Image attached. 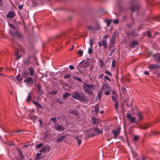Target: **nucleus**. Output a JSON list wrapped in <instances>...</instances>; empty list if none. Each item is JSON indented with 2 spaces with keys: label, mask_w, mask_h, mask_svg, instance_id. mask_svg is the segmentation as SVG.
<instances>
[{
  "label": "nucleus",
  "mask_w": 160,
  "mask_h": 160,
  "mask_svg": "<svg viewBox=\"0 0 160 160\" xmlns=\"http://www.w3.org/2000/svg\"><path fill=\"white\" fill-rule=\"evenodd\" d=\"M159 68V67L158 66L156 65V64H152L150 65L148 67V68L149 69H155L156 68Z\"/></svg>",
  "instance_id": "nucleus-22"
},
{
  "label": "nucleus",
  "mask_w": 160,
  "mask_h": 160,
  "mask_svg": "<svg viewBox=\"0 0 160 160\" xmlns=\"http://www.w3.org/2000/svg\"><path fill=\"white\" fill-rule=\"evenodd\" d=\"M73 78L74 79H76L77 80H78V81H79V82H82V79L81 78H79L77 77L76 76H74L73 77Z\"/></svg>",
  "instance_id": "nucleus-35"
},
{
  "label": "nucleus",
  "mask_w": 160,
  "mask_h": 160,
  "mask_svg": "<svg viewBox=\"0 0 160 160\" xmlns=\"http://www.w3.org/2000/svg\"><path fill=\"white\" fill-rule=\"evenodd\" d=\"M87 28L89 30H95V28L91 25H88L87 26Z\"/></svg>",
  "instance_id": "nucleus-30"
},
{
  "label": "nucleus",
  "mask_w": 160,
  "mask_h": 160,
  "mask_svg": "<svg viewBox=\"0 0 160 160\" xmlns=\"http://www.w3.org/2000/svg\"><path fill=\"white\" fill-rule=\"evenodd\" d=\"M9 32L11 34V35L13 37H14L15 35H17V36L19 38H21L22 37L21 34L18 32H17L14 33L12 32L11 31H10Z\"/></svg>",
  "instance_id": "nucleus-8"
},
{
  "label": "nucleus",
  "mask_w": 160,
  "mask_h": 160,
  "mask_svg": "<svg viewBox=\"0 0 160 160\" xmlns=\"http://www.w3.org/2000/svg\"><path fill=\"white\" fill-rule=\"evenodd\" d=\"M36 86L37 88V91L39 94L42 95L43 93V91L41 89L40 83H38L37 84Z\"/></svg>",
  "instance_id": "nucleus-9"
},
{
  "label": "nucleus",
  "mask_w": 160,
  "mask_h": 160,
  "mask_svg": "<svg viewBox=\"0 0 160 160\" xmlns=\"http://www.w3.org/2000/svg\"><path fill=\"white\" fill-rule=\"evenodd\" d=\"M104 86L105 87L107 88H108V89H109V88H111L110 86L107 84H106Z\"/></svg>",
  "instance_id": "nucleus-61"
},
{
  "label": "nucleus",
  "mask_w": 160,
  "mask_h": 160,
  "mask_svg": "<svg viewBox=\"0 0 160 160\" xmlns=\"http://www.w3.org/2000/svg\"><path fill=\"white\" fill-rule=\"evenodd\" d=\"M28 70L29 71V74L31 76H33L34 73H35V71L34 70V68L32 66H30L29 68H28Z\"/></svg>",
  "instance_id": "nucleus-11"
},
{
  "label": "nucleus",
  "mask_w": 160,
  "mask_h": 160,
  "mask_svg": "<svg viewBox=\"0 0 160 160\" xmlns=\"http://www.w3.org/2000/svg\"><path fill=\"white\" fill-rule=\"evenodd\" d=\"M147 33L148 36V37L150 38L151 37V33L149 31H147Z\"/></svg>",
  "instance_id": "nucleus-56"
},
{
  "label": "nucleus",
  "mask_w": 160,
  "mask_h": 160,
  "mask_svg": "<svg viewBox=\"0 0 160 160\" xmlns=\"http://www.w3.org/2000/svg\"><path fill=\"white\" fill-rule=\"evenodd\" d=\"M100 28L101 27L100 25L98 24H97L96 27L95 28V30H99L100 29Z\"/></svg>",
  "instance_id": "nucleus-40"
},
{
  "label": "nucleus",
  "mask_w": 160,
  "mask_h": 160,
  "mask_svg": "<svg viewBox=\"0 0 160 160\" xmlns=\"http://www.w3.org/2000/svg\"><path fill=\"white\" fill-rule=\"evenodd\" d=\"M137 44V42H135L134 40H133L131 42V45L130 46L131 47H134L135 45H136Z\"/></svg>",
  "instance_id": "nucleus-27"
},
{
  "label": "nucleus",
  "mask_w": 160,
  "mask_h": 160,
  "mask_svg": "<svg viewBox=\"0 0 160 160\" xmlns=\"http://www.w3.org/2000/svg\"><path fill=\"white\" fill-rule=\"evenodd\" d=\"M70 93L68 92L64 93L63 96V97L64 98H66L69 97L70 95Z\"/></svg>",
  "instance_id": "nucleus-29"
},
{
  "label": "nucleus",
  "mask_w": 160,
  "mask_h": 160,
  "mask_svg": "<svg viewBox=\"0 0 160 160\" xmlns=\"http://www.w3.org/2000/svg\"><path fill=\"white\" fill-rule=\"evenodd\" d=\"M116 31H115L114 32V34L113 35V36L112 38V40H114L115 39V38L116 37Z\"/></svg>",
  "instance_id": "nucleus-43"
},
{
  "label": "nucleus",
  "mask_w": 160,
  "mask_h": 160,
  "mask_svg": "<svg viewBox=\"0 0 160 160\" xmlns=\"http://www.w3.org/2000/svg\"><path fill=\"white\" fill-rule=\"evenodd\" d=\"M110 93V91L108 90L105 92V94L106 95H109Z\"/></svg>",
  "instance_id": "nucleus-55"
},
{
  "label": "nucleus",
  "mask_w": 160,
  "mask_h": 160,
  "mask_svg": "<svg viewBox=\"0 0 160 160\" xmlns=\"http://www.w3.org/2000/svg\"><path fill=\"white\" fill-rule=\"evenodd\" d=\"M16 78L17 80L19 81L22 80L23 78L22 77H21L20 75H18L16 77Z\"/></svg>",
  "instance_id": "nucleus-34"
},
{
  "label": "nucleus",
  "mask_w": 160,
  "mask_h": 160,
  "mask_svg": "<svg viewBox=\"0 0 160 160\" xmlns=\"http://www.w3.org/2000/svg\"><path fill=\"white\" fill-rule=\"evenodd\" d=\"M140 7V6L139 5H138L134 6H131L130 7V8L132 12H134L135 10L139 9Z\"/></svg>",
  "instance_id": "nucleus-14"
},
{
  "label": "nucleus",
  "mask_w": 160,
  "mask_h": 160,
  "mask_svg": "<svg viewBox=\"0 0 160 160\" xmlns=\"http://www.w3.org/2000/svg\"><path fill=\"white\" fill-rule=\"evenodd\" d=\"M121 128L120 127H119L116 130H113L112 132L114 135V138H116L117 136L118 135L120 131Z\"/></svg>",
  "instance_id": "nucleus-5"
},
{
  "label": "nucleus",
  "mask_w": 160,
  "mask_h": 160,
  "mask_svg": "<svg viewBox=\"0 0 160 160\" xmlns=\"http://www.w3.org/2000/svg\"><path fill=\"white\" fill-rule=\"evenodd\" d=\"M66 136H63L59 138L57 140L58 142H62L65 138Z\"/></svg>",
  "instance_id": "nucleus-23"
},
{
  "label": "nucleus",
  "mask_w": 160,
  "mask_h": 160,
  "mask_svg": "<svg viewBox=\"0 0 160 160\" xmlns=\"http://www.w3.org/2000/svg\"><path fill=\"white\" fill-rule=\"evenodd\" d=\"M32 92H30L27 98V102H29L31 100V98L32 96Z\"/></svg>",
  "instance_id": "nucleus-21"
},
{
  "label": "nucleus",
  "mask_w": 160,
  "mask_h": 160,
  "mask_svg": "<svg viewBox=\"0 0 160 160\" xmlns=\"http://www.w3.org/2000/svg\"><path fill=\"white\" fill-rule=\"evenodd\" d=\"M50 150V148L49 146L48 145H46L42 147V149L40 150V152H48Z\"/></svg>",
  "instance_id": "nucleus-6"
},
{
  "label": "nucleus",
  "mask_w": 160,
  "mask_h": 160,
  "mask_svg": "<svg viewBox=\"0 0 160 160\" xmlns=\"http://www.w3.org/2000/svg\"><path fill=\"white\" fill-rule=\"evenodd\" d=\"M55 128L58 130L60 131H63L64 129V128L63 125H59L58 124H57L55 125Z\"/></svg>",
  "instance_id": "nucleus-17"
},
{
  "label": "nucleus",
  "mask_w": 160,
  "mask_h": 160,
  "mask_svg": "<svg viewBox=\"0 0 160 160\" xmlns=\"http://www.w3.org/2000/svg\"><path fill=\"white\" fill-rule=\"evenodd\" d=\"M83 53V51L79 49L78 51V53L79 55L80 56H82Z\"/></svg>",
  "instance_id": "nucleus-36"
},
{
  "label": "nucleus",
  "mask_w": 160,
  "mask_h": 160,
  "mask_svg": "<svg viewBox=\"0 0 160 160\" xmlns=\"http://www.w3.org/2000/svg\"><path fill=\"white\" fill-rule=\"evenodd\" d=\"M85 85H82L83 88V90L85 92L88 94L92 95L93 94V92L92 91V89L93 85H89L85 83H84Z\"/></svg>",
  "instance_id": "nucleus-2"
},
{
  "label": "nucleus",
  "mask_w": 160,
  "mask_h": 160,
  "mask_svg": "<svg viewBox=\"0 0 160 160\" xmlns=\"http://www.w3.org/2000/svg\"><path fill=\"white\" fill-rule=\"evenodd\" d=\"M72 97L80 102H86L88 100L87 97L82 92L79 93L77 91L75 92L72 95Z\"/></svg>",
  "instance_id": "nucleus-1"
},
{
  "label": "nucleus",
  "mask_w": 160,
  "mask_h": 160,
  "mask_svg": "<svg viewBox=\"0 0 160 160\" xmlns=\"http://www.w3.org/2000/svg\"><path fill=\"white\" fill-rule=\"evenodd\" d=\"M136 115L139 118V120H142L143 119L142 115L141 113L140 112H138L137 114Z\"/></svg>",
  "instance_id": "nucleus-26"
},
{
  "label": "nucleus",
  "mask_w": 160,
  "mask_h": 160,
  "mask_svg": "<svg viewBox=\"0 0 160 160\" xmlns=\"http://www.w3.org/2000/svg\"><path fill=\"white\" fill-rule=\"evenodd\" d=\"M32 5L33 6H36L37 5V3L36 1L35 0L32 1Z\"/></svg>",
  "instance_id": "nucleus-41"
},
{
  "label": "nucleus",
  "mask_w": 160,
  "mask_h": 160,
  "mask_svg": "<svg viewBox=\"0 0 160 160\" xmlns=\"http://www.w3.org/2000/svg\"><path fill=\"white\" fill-rule=\"evenodd\" d=\"M122 91L124 94L126 93L127 92V90L124 87H123L122 88Z\"/></svg>",
  "instance_id": "nucleus-37"
},
{
  "label": "nucleus",
  "mask_w": 160,
  "mask_h": 160,
  "mask_svg": "<svg viewBox=\"0 0 160 160\" xmlns=\"http://www.w3.org/2000/svg\"><path fill=\"white\" fill-rule=\"evenodd\" d=\"M43 145V144L42 143H39L37 145V148H40L41 147H42V146Z\"/></svg>",
  "instance_id": "nucleus-45"
},
{
  "label": "nucleus",
  "mask_w": 160,
  "mask_h": 160,
  "mask_svg": "<svg viewBox=\"0 0 160 160\" xmlns=\"http://www.w3.org/2000/svg\"><path fill=\"white\" fill-rule=\"evenodd\" d=\"M19 155H20V157H24L23 155H22V151H21V150L19 152Z\"/></svg>",
  "instance_id": "nucleus-59"
},
{
  "label": "nucleus",
  "mask_w": 160,
  "mask_h": 160,
  "mask_svg": "<svg viewBox=\"0 0 160 160\" xmlns=\"http://www.w3.org/2000/svg\"><path fill=\"white\" fill-rule=\"evenodd\" d=\"M8 24L9 26L11 28L14 29L16 28L12 24H11L9 23Z\"/></svg>",
  "instance_id": "nucleus-57"
},
{
  "label": "nucleus",
  "mask_w": 160,
  "mask_h": 160,
  "mask_svg": "<svg viewBox=\"0 0 160 160\" xmlns=\"http://www.w3.org/2000/svg\"><path fill=\"white\" fill-rule=\"evenodd\" d=\"M70 113L73 115H75L76 116H78V113L77 111L75 110H72L70 112Z\"/></svg>",
  "instance_id": "nucleus-31"
},
{
  "label": "nucleus",
  "mask_w": 160,
  "mask_h": 160,
  "mask_svg": "<svg viewBox=\"0 0 160 160\" xmlns=\"http://www.w3.org/2000/svg\"><path fill=\"white\" fill-rule=\"evenodd\" d=\"M57 102L60 104H62L63 103V102L61 99H58L57 100Z\"/></svg>",
  "instance_id": "nucleus-39"
},
{
  "label": "nucleus",
  "mask_w": 160,
  "mask_h": 160,
  "mask_svg": "<svg viewBox=\"0 0 160 160\" xmlns=\"http://www.w3.org/2000/svg\"><path fill=\"white\" fill-rule=\"evenodd\" d=\"M102 90L99 91L98 93V97L99 98V99H101V96L102 95Z\"/></svg>",
  "instance_id": "nucleus-33"
},
{
  "label": "nucleus",
  "mask_w": 160,
  "mask_h": 160,
  "mask_svg": "<svg viewBox=\"0 0 160 160\" xmlns=\"http://www.w3.org/2000/svg\"><path fill=\"white\" fill-rule=\"evenodd\" d=\"M23 7V5H19L18 7V8L20 9H22Z\"/></svg>",
  "instance_id": "nucleus-60"
},
{
  "label": "nucleus",
  "mask_w": 160,
  "mask_h": 160,
  "mask_svg": "<svg viewBox=\"0 0 160 160\" xmlns=\"http://www.w3.org/2000/svg\"><path fill=\"white\" fill-rule=\"evenodd\" d=\"M115 107L116 110H118V103L117 102H115Z\"/></svg>",
  "instance_id": "nucleus-52"
},
{
  "label": "nucleus",
  "mask_w": 160,
  "mask_h": 160,
  "mask_svg": "<svg viewBox=\"0 0 160 160\" xmlns=\"http://www.w3.org/2000/svg\"><path fill=\"white\" fill-rule=\"evenodd\" d=\"M155 59L160 63V53H157L153 55Z\"/></svg>",
  "instance_id": "nucleus-10"
},
{
  "label": "nucleus",
  "mask_w": 160,
  "mask_h": 160,
  "mask_svg": "<svg viewBox=\"0 0 160 160\" xmlns=\"http://www.w3.org/2000/svg\"><path fill=\"white\" fill-rule=\"evenodd\" d=\"M69 68L71 70H73L74 69V67L72 65H70L69 66Z\"/></svg>",
  "instance_id": "nucleus-62"
},
{
  "label": "nucleus",
  "mask_w": 160,
  "mask_h": 160,
  "mask_svg": "<svg viewBox=\"0 0 160 160\" xmlns=\"http://www.w3.org/2000/svg\"><path fill=\"white\" fill-rule=\"evenodd\" d=\"M24 82L30 85L33 83V80L32 78L29 77L26 78V79L24 80Z\"/></svg>",
  "instance_id": "nucleus-4"
},
{
  "label": "nucleus",
  "mask_w": 160,
  "mask_h": 160,
  "mask_svg": "<svg viewBox=\"0 0 160 160\" xmlns=\"http://www.w3.org/2000/svg\"><path fill=\"white\" fill-rule=\"evenodd\" d=\"M104 78L106 79H107V80H108V81H109V82H111V81L110 80V79H109V77L107 76H105L104 77Z\"/></svg>",
  "instance_id": "nucleus-58"
},
{
  "label": "nucleus",
  "mask_w": 160,
  "mask_h": 160,
  "mask_svg": "<svg viewBox=\"0 0 160 160\" xmlns=\"http://www.w3.org/2000/svg\"><path fill=\"white\" fill-rule=\"evenodd\" d=\"M71 75L70 74H68L65 75L64 77V78L65 79H66L67 78H69L70 77Z\"/></svg>",
  "instance_id": "nucleus-48"
},
{
  "label": "nucleus",
  "mask_w": 160,
  "mask_h": 160,
  "mask_svg": "<svg viewBox=\"0 0 160 160\" xmlns=\"http://www.w3.org/2000/svg\"><path fill=\"white\" fill-rule=\"evenodd\" d=\"M62 34H58L56 36V38H57V39H59V38H60L61 37H62Z\"/></svg>",
  "instance_id": "nucleus-51"
},
{
  "label": "nucleus",
  "mask_w": 160,
  "mask_h": 160,
  "mask_svg": "<svg viewBox=\"0 0 160 160\" xmlns=\"http://www.w3.org/2000/svg\"><path fill=\"white\" fill-rule=\"evenodd\" d=\"M33 103L35 104L36 106L39 107V108H42V106L39 104L38 103V102H36L34 101H32Z\"/></svg>",
  "instance_id": "nucleus-28"
},
{
  "label": "nucleus",
  "mask_w": 160,
  "mask_h": 160,
  "mask_svg": "<svg viewBox=\"0 0 160 160\" xmlns=\"http://www.w3.org/2000/svg\"><path fill=\"white\" fill-rule=\"evenodd\" d=\"M29 117L30 119L34 120L33 122H34L35 119L36 118V117L35 115H29Z\"/></svg>",
  "instance_id": "nucleus-32"
},
{
  "label": "nucleus",
  "mask_w": 160,
  "mask_h": 160,
  "mask_svg": "<svg viewBox=\"0 0 160 160\" xmlns=\"http://www.w3.org/2000/svg\"><path fill=\"white\" fill-rule=\"evenodd\" d=\"M50 121H53L55 123L56 122V118H52L50 119Z\"/></svg>",
  "instance_id": "nucleus-53"
},
{
  "label": "nucleus",
  "mask_w": 160,
  "mask_h": 160,
  "mask_svg": "<svg viewBox=\"0 0 160 160\" xmlns=\"http://www.w3.org/2000/svg\"><path fill=\"white\" fill-rule=\"evenodd\" d=\"M139 138V137L138 136H136L134 137L133 139L135 141H137Z\"/></svg>",
  "instance_id": "nucleus-47"
},
{
  "label": "nucleus",
  "mask_w": 160,
  "mask_h": 160,
  "mask_svg": "<svg viewBox=\"0 0 160 160\" xmlns=\"http://www.w3.org/2000/svg\"><path fill=\"white\" fill-rule=\"evenodd\" d=\"M151 126V124L150 123H145L142 126L140 127V128L142 129H146Z\"/></svg>",
  "instance_id": "nucleus-12"
},
{
  "label": "nucleus",
  "mask_w": 160,
  "mask_h": 160,
  "mask_svg": "<svg viewBox=\"0 0 160 160\" xmlns=\"http://www.w3.org/2000/svg\"><path fill=\"white\" fill-rule=\"evenodd\" d=\"M30 57L28 56L27 59L26 60L24 61L23 62L25 65L27 66H28L30 63Z\"/></svg>",
  "instance_id": "nucleus-20"
},
{
  "label": "nucleus",
  "mask_w": 160,
  "mask_h": 160,
  "mask_svg": "<svg viewBox=\"0 0 160 160\" xmlns=\"http://www.w3.org/2000/svg\"><path fill=\"white\" fill-rule=\"evenodd\" d=\"M75 138L77 140L78 144V146H79L81 144L82 142V138L81 136L79 135L77 136Z\"/></svg>",
  "instance_id": "nucleus-16"
},
{
  "label": "nucleus",
  "mask_w": 160,
  "mask_h": 160,
  "mask_svg": "<svg viewBox=\"0 0 160 160\" xmlns=\"http://www.w3.org/2000/svg\"><path fill=\"white\" fill-rule=\"evenodd\" d=\"M116 61L115 60H113L112 62V65L113 68H114L115 67Z\"/></svg>",
  "instance_id": "nucleus-42"
},
{
  "label": "nucleus",
  "mask_w": 160,
  "mask_h": 160,
  "mask_svg": "<svg viewBox=\"0 0 160 160\" xmlns=\"http://www.w3.org/2000/svg\"><path fill=\"white\" fill-rule=\"evenodd\" d=\"M105 73L108 74V75H109L110 76H112V74H111V73L108 71H106L105 72Z\"/></svg>",
  "instance_id": "nucleus-54"
},
{
  "label": "nucleus",
  "mask_w": 160,
  "mask_h": 160,
  "mask_svg": "<svg viewBox=\"0 0 160 160\" xmlns=\"http://www.w3.org/2000/svg\"><path fill=\"white\" fill-rule=\"evenodd\" d=\"M48 133L47 132H45V133L44 134V137H43V138H46L47 137H48Z\"/></svg>",
  "instance_id": "nucleus-50"
},
{
  "label": "nucleus",
  "mask_w": 160,
  "mask_h": 160,
  "mask_svg": "<svg viewBox=\"0 0 160 160\" xmlns=\"http://www.w3.org/2000/svg\"><path fill=\"white\" fill-rule=\"evenodd\" d=\"M84 60L82 61L79 63V65H81V67L85 68L89 66V63L88 62H83Z\"/></svg>",
  "instance_id": "nucleus-13"
},
{
  "label": "nucleus",
  "mask_w": 160,
  "mask_h": 160,
  "mask_svg": "<svg viewBox=\"0 0 160 160\" xmlns=\"http://www.w3.org/2000/svg\"><path fill=\"white\" fill-rule=\"evenodd\" d=\"M15 15V13L14 12H8V15H6L7 18L9 17L10 18H12Z\"/></svg>",
  "instance_id": "nucleus-15"
},
{
  "label": "nucleus",
  "mask_w": 160,
  "mask_h": 160,
  "mask_svg": "<svg viewBox=\"0 0 160 160\" xmlns=\"http://www.w3.org/2000/svg\"><path fill=\"white\" fill-rule=\"evenodd\" d=\"M94 129L96 132H97L98 133H101L103 132V131L102 130L100 129L99 128H95Z\"/></svg>",
  "instance_id": "nucleus-24"
},
{
  "label": "nucleus",
  "mask_w": 160,
  "mask_h": 160,
  "mask_svg": "<svg viewBox=\"0 0 160 160\" xmlns=\"http://www.w3.org/2000/svg\"><path fill=\"white\" fill-rule=\"evenodd\" d=\"M113 23L115 24H118L119 22V21L118 19H117L115 20H114L113 21Z\"/></svg>",
  "instance_id": "nucleus-44"
},
{
  "label": "nucleus",
  "mask_w": 160,
  "mask_h": 160,
  "mask_svg": "<svg viewBox=\"0 0 160 160\" xmlns=\"http://www.w3.org/2000/svg\"><path fill=\"white\" fill-rule=\"evenodd\" d=\"M99 111V106L98 104H97L95 107V112L97 113Z\"/></svg>",
  "instance_id": "nucleus-25"
},
{
  "label": "nucleus",
  "mask_w": 160,
  "mask_h": 160,
  "mask_svg": "<svg viewBox=\"0 0 160 160\" xmlns=\"http://www.w3.org/2000/svg\"><path fill=\"white\" fill-rule=\"evenodd\" d=\"M18 54L19 50L18 49L17 51L15 52V54L17 56H18Z\"/></svg>",
  "instance_id": "nucleus-63"
},
{
  "label": "nucleus",
  "mask_w": 160,
  "mask_h": 160,
  "mask_svg": "<svg viewBox=\"0 0 160 160\" xmlns=\"http://www.w3.org/2000/svg\"><path fill=\"white\" fill-rule=\"evenodd\" d=\"M92 122L93 124H97L99 123V120L96 118H93L92 119Z\"/></svg>",
  "instance_id": "nucleus-19"
},
{
  "label": "nucleus",
  "mask_w": 160,
  "mask_h": 160,
  "mask_svg": "<svg viewBox=\"0 0 160 160\" xmlns=\"http://www.w3.org/2000/svg\"><path fill=\"white\" fill-rule=\"evenodd\" d=\"M127 117L128 119L131 121L132 123H134L135 122V118L134 117H132L130 114L127 113Z\"/></svg>",
  "instance_id": "nucleus-7"
},
{
  "label": "nucleus",
  "mask_w": 160,
  "mask_h": 160,
  "mask_svg": "<svg viewBox=\"0 0 160 160\" xmlns=\"http://www.w3.org/2000/svg\"><path fill=\"white\" fill-rule=\"evenodd\" d=\"M98 45L100 47L103 46L104 48H107L108 47L107 41L106 40H103L99 43Z\"/></svg>",
  "instance_id": "nucleus-3"
},
{
  "label": "nucleus",
  "mask_w": 160,
  "mask_h": 160,
  "mask_svg": "<svg viewBox=\"0 0 160 160\" xmlns=\"http://www.w3.org/2000/svg\"><path fill=\"white\" fill-rule=\"evenodd\" d=\"M41 155V153H37L36 154V156L37 158H38Z\"/></svg>",
  "instance_id": "nucleus-64"
},
{
  "label": "nucleus",
  "mask_w": 160,
  "mask_h": 160,
  "mask_svg": "<svg viewBox=\"0 0 160 160\" xmlns=\"http://www.w3.org/2000/svg\"><path fill=\"white\" fill-rule=\"evenodd\" d=\"M90 44L91 47H92V45L93 44V39H91L90 40Z\"/></svg>",
  "instance_id": "nucleus-49"
},
{
  "label": "nucleus",
  "mask_w": 160,
  "mask_h": 160,
  "mask_svg": "<svg viewBox=\"0 0 160 160\" xmlns=\"http://www.w3.org/2000/svg\"><path fill=\"white\" fill-rule=\"evenodd\" d=\"M92 52H93L92 50V48L91 47V48H89L88 49V53L89 54H91Z\"/></svg>",
  "instance_id": "nucleus-46"
},
{
  "label": "nucleus",
  "mask_w": 160,
  "mask_h": 160,
  "mask_svg": "<svg viewBox=\"0 0 160 160\" xmlns=\"http://www.w3.org/2000/svg\"><path fill=\"white\" fill-rule=\"evenodd\" d=\"M29 73L27 71L24 70L22 73V76L24 78H27L29 76Z\"/></svg>",
  "instance_id": "nucleus-18"
},
{
  "label": "nucleus",
  "mask_w": 160,
  "mask_h": 160,
  "mask_svg": "<svg viewBox=\"0 0 160 160\" xmlns=\"http://www.w3.org/2000/svg\"><path fill=\"white\" fill-rule=\"evenodd\" d=\"M111 21L109 20H107L106 21V22L107 24V26L108 27L110 25L111 23Z\"/></svg>",
  "instance_id": "nucleus-38"
}]
</instances>
